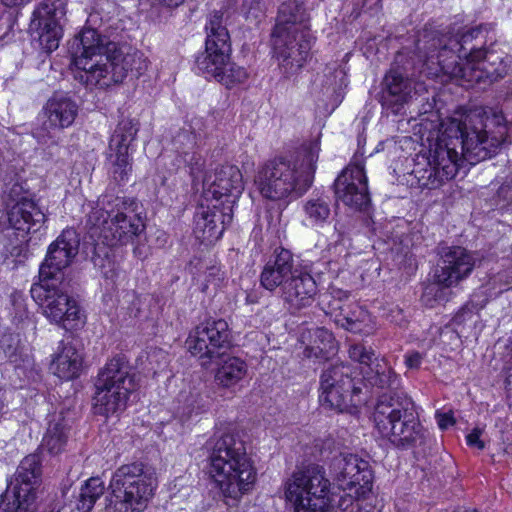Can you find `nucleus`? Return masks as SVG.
Returning <instances> with one entry per match:
<instances>
[{"mask_svg":"<svg viewBox=\"0 0 512 512\" xmlns=\"http://www.w3.org/2000/svg\"><path fill=\"white\" fill-rule=\"evenodd\" d=\"M209 450V473H213L235 462L236 457L247 454L245 443L233 433H215L207 442Z\"/></svg>","mask_w":512,"mask_h":512,"instance_id":"nucleus-25","label":"nucleus"},{"mask_svg":"<svg viewBox=\"0 0 512 512\" xmlns=\"http://www.w3.org/2000/svg\"><path fill=\"white\" fill-rule=\"evenodd\" d=\"M104 482L98 477H92L82 486L77 501V509L81 512H89L93 508L97 499L104 493Z\"/></svg>","mask_w":512,"mask_h":512,"instance_id":"nucleus-38","label":"nucleus"},{"mask_svg":"<svg viewBox=\"0 0 512 512\" xmlns=\"http://www.w3.org/2000/svg\"><path fill=\"white\" fill-rule=\"evenodd\" d=\"M330 471L337 487L331 488L323 467L315 464L294 471L285 481V498L293 503L294 512L345 511L354 502L347 490L355 488V494L360 496L372 488L371 467L358 455L341 453L335 456Z\"/></svg>","mask_w":512,"mask_h":512,"instance_id":"nucleus-3","label":"nucleus"},{"mask_svg":"<svg viewBox=\"0 0 512 512\" xmlns=\"http://www.w3.org/2000/svg\"><path fill=\"white\" fill-rule=\"evenodd\" d=\"M162 5L168 8H176L181 5L185 0H159Z\"/></svg>","mask_w":512,"mask_h":512,"instance_id":"nucleus-56","label":"nucleus"},{"mask_svg":"<svg viewBox=\"0 0 512 512\" xmlns=\"http://www.w3.org/2000/svg\"><path fill=\"white\" fill-rule=\"evenodd\" d=\"M275 55L286 77L296 74L309 57L314 37L310 30L299 33H272Z\"/></svg>","mask_w":512,"mask_h":512,"instance_id":"nucleus-15","label":"nucleus"},{"mask_svg":"<svg viewBox=\"0 0 512 512\" xmlns=\"http://www.w3.org/2000/svg\"><path fill=\"white\" fill-rule=\"evenodd\" d=\"M43 512H60V510L57 509L56 507H53V508H51V509H49L47 511H43Z\"/></svg>","mask_w":512,"mask_h":512,"instance_id":"nucleus-63","label":"nucleus"},{"mask_svg":"<svg viewBox=\"0 0 512 512\" xmlns=\"http://www.w3.org/2000/svg\"><path fill=\"white\" fill-rule=\"evenodd\" d=\"M65 15L66 3L63 0H44L34 10L30 27L36 31L45 52L51 53L59 47Z\"/></svg>","mask_w":512,"mask_h":512,"instance_id":"nucleus-14","label":"nucleus"},{"mask_svg":"<svg viewBox=\"0 0 512 512\" xmlns=\"http://www.w3.org/2000/svg\"><path fill=\"white\" fill-rule=\"evenodd\" d=\"M434 278L436 277L434 276ZM447 288L448 287H445L444 284L435 279L433 283L428 284L424 288L421 297L422 302L426 306L433 307L435 302L444 300L446 294L445 289Z\"/></svg>","mask_w":512,"mask_h":512,"instance_id":"nucleus-46","label":"nucleus"},{"mask_svg":"<svg viewBox=\"0 0 512 512\" xmlns=\"http://www.w3.org/2000/svg\"><path fill=\"white\" fill-rule=\"evenodd\" d=\"M512 284V272L505 270L492 276L487 283V290L491 296H497L510 289Z\"/></svg>","mask_w":512,"mask_h":512,"instance_id":"nucleus-45","label":"nucleus"},{"mask_svg":"<svg viewBox=\"0 0 512 512\" xmlns=\"http://www.w3.org/2000/svg\"><path fill=\"white\" fill-rule=\"evenodd\" d=\"M105 39L94 28H85L71 43L75 78L87 86H109L107 75L113 66L105 56Z\"/></svg>","mask_w":512,"mask_h":512,"instance_id":"nucleus-9","label":"nucleus"},{"mask_svg":"<svg viewBox=\"0 0 512 512\" xmlns=\"http://www.w3.org/2000/svg\"><path fill=\"white\" fill-rule=\"evenodd\" d=\"M221 359L215 374V381L222 387H232L245 377L247 364L235 356H224Z\"/></svg>","mask_w":512,"mask_h":512,"instance_id":"nucleus-34","label":"nucleus"},{"mask_svg":"<svg viewBox=\"0 0 512 512\" xmlns=\"http://www.w3.org/2000/svg\"><path fill=\"white\" fill-rule=\"evenodd\" d=\"M148 359L150 364H153V362L158 363L157 368L154 369V374H156L158 370L164 369L167 365V354L160 349L151 351L148 355Z\"/></svg>","mask_w":512,"mask_h":512,"instance_id":"nucleus-51","label":"nucleus"},{"mask_svg":"<svg viewBox=\"0 0 512 512\" xmlns=\"http://www.w3.org/2000/svg\"><path fill=\"white\" fill-rule=\"evenodd\" d=\"M302 261L295 259L288 249L276 248L261 271V286L270 292L279 289L280 293Z\"/></svg>","mask_w":512,"mask_h":512,"instance_id":"nucleus-23","label":"nucleus"},{"mask_svg":"<svg viewBox=\"0 0 512 512\" xmlns=\"http://www.w3.org/2000/svg\"><path fill=\"white\" fill-rule=\"evenodd\" d=\"M303 210L311 225L321 226L331 215L330 201L327 197H313L305 202Z\"/></svg>","mask_w":512,"mask_h":512,"instance_id":"nucleus-37","label":"nucleus"},{"mask_svg":"<svg viewBox=\"0 0 512 512\" xmlns=\"http://www.w3.org/2000/svg\"><path fill=\"white\" fill-rule=\"evenodd\" d=\"M80 239L74 229H65L53 241L39 268V279L63 280L67 268L79 251Z\"/></svg>","mask_w":512,"mask_h":512,"instance_id":"nucleus-18","label":"nucleus"},{"mask_svg":"<svg viewBox=\"0 0 512 512\" xmlns=\"http://www.w3.org/2000/svg\"><path fill=\"white\" fill-rule=\"evenodd\" d=\"M320 152L319 139L301 145L293 159L275 158L260 170L261 194L271 200L298 198L312 185Z\"/></svg>","mask_w":512,"mask_h":512,"instance_id":"nucleus-5","label":"nucleus"},{"mask_svg":"<svg viewBox=\"0 0 512 512\" xmlns=\"http://www.w3.org/2000/svg\"><path fill=\"white\" fill-rule=\"evenodd\" d=\"M205 28V51L196 57L195 71L206 79H211L219 76L221 69H225L231 45L228 30L222 25V15L219 12L210 15Z\"/></svg>","mask_w":512,"mask_h":512,"instance_id":"nucleus-11","label":"nucleus"},{"mask_svg":"<svg viewBox=\"0 0 512 512\" xmlns=\"http://www.w3.org/2000/svg\"><path fill=\"white\" fill-rule=\"evenodd\" d=\"M312 273L313 264L304 260L294 271L287 284L283 286L279 294L290 311H300L314 302L318 289Z\"/></svg>","mask_w":512,"mask_h":512,"instance_id":"nucleus-21","label":"nucleus"},{"mask_svg":"<svg viewBox=\"0 0 512 512\" xmlns=\"http://www.w3.org/2000/svg\"><path fill=\"white\" fill-rule=\"evenodd\" d=\"M223 472L225 475L221 469L210 475L223 497L234 502L252 490L257 479V470L248 453L236 457L235 462L223 468Z\"/></svg>","mask_w":512,"mask_h":512,"instance_id":"nucleus-16","label":"nucleus"},{"mask_svg":"<svg viewBox=\"0 0 512 512\" xmlns=\"http://www.w3.org/2000/svg\"><path fill=\"white\" fill-rule=\"evenodd\" d=\"M207 409V401L199 393H190L185 397L183 406L178 408L177 416L182 423H186Z\"/></svg>","mask_w":512,"mask_h":512,"instance_id":"nucleus-40","label":"nucleus"},{"mask_svg":"<svg viewBox=\"0 0 512 512\" xmlns=\"http://www.w3.org/2000/svg\"><path fill=\"white\" fill-rule=\"evenodd\" d=\"M334 229L339 234V237L343 235L344 232L342 231V227L339 222L335 223Z\"/></svg>","mask_w":512,"mask_h":512,"instance_id":"nucleus-61","label":"nucleus"},{"mask_svg":"<svg viewBox=\"0 0 512 512\" xmlns=\"http://www.w3.org/2000/svg\"><path fill=\"white\" fill-rule=\"evenodd\" d=\"M106 280H110L111 284L115 286L123 285L127 281L126 272L113 264L108 269L103 271Z\"/></svg>","mask_w":512,"mask_h":512,"instance_id":"nucleus-50","label":"nucleus"},{"mask_svg":"<svg viewBox=\"0 0 512 512\" xmlns=\"http://www.w3.org/2000/svg\"><path fill=\"white\" fill-rule=\"evenodd\" d=\"M480 34L481 27L461 31L456 25L444 29L426 25L416 42L423 72L430 78L455 80L462 86L502 79L512 58L498 43L485 50L476 48L472 42Z\"/></svg>","mask_w":512,"mask_h":512,"instance_id":"nucleus-2","label":"nucleus"},{"mask_svg":"<svg viewBox=\"0 0 512 512\" xmlns=\"http://www.w3.org/2000/svg\"><path fill=\"white\" fill-rule=\"evenodd\" d=\"M8 25H9V21L8 20L4 21L3 17L0 16V39H2L5 35V32H2L3 28L7 29Z\"/></svg>","mask_w":512,"mask_h":512,"instance_id":"nucleus-58","label":"nucleus"},{"mask_svg":"<svg viewBox=\"0 0 512 512\" xmlns=\"http://www.w3.org/2000/svg\"><path fill=\"white\" fill-rule=\"evenodd\" d=\"M186 345L192 355L207 362L225 356L232 346L228 323L223 319L207 321L190 332Z\"/></svg>","mask_w":512,"mask_h":512,"instance_id":"nucleus-12","label":"nucleus"},{"mask_svg":"<svg viewBox=\"0 0 512 512\" xmlns=\"http://www.w3.org/2000/svg\"><path fill=\"white\" fill-rule=\"evenodd\" d=\"M362 510H363L362 506H360V504L357 503L356 504V512H363Z\"/></svg>","mask_w":512,"mask_h":512,"instance_id":"nucleus-64","label":"nucleus"},{"mask_svg":"<svg viewBox=\"0 0 512 512\" xmlns=\"http://www.w3.org/2000/svg\"><path fill=\"white\" fill-rule=\"evenodd\" d=\"M336 198L345 205L358 210L365 209L370 203L368 181L362 164L345 168L334 182Z\"/></svg>","mask_w":512,"mask_h":512,"instance_id":"nucleus-22","label":"nucleus"},{"mask_svg":"<svg viewBox=\"0 0 512 512\" xmlns=\"http://www.w3.org/2000/svg\"><path fill=\"white\" fill-rule=\"evenodd\" d=\"M339 322L346 330L356 334L370 335L375 329L370 313L359 305H354Z\"/></svg>","mask_w":512,"mask_h":512,"instance_id":"nucleus-35","label":"nucleus"},{"mask_svg":"<svg viewBox=\"0 0 512 512\" xmlns=\"http://www.w3.org/2000/svg\"><path fill=\"white\" fill-rule=\"evenodd\" d=\"M222 280L223 273L218 266L212 265L208 267L205 272V283L202 286V291L207 292L210 287H213V289L216 290L218 287H220Z\"/></svg>","mask_w":512,"mask_h":512,"instance_id":"nucleus-49","label":"nucleus"},{"mask_svg":"<svg viewBox=\"0 0 512 512\" xmlns=\"http://www.w3.org/2000/svg\"><path fill=\"white\" fill-rule=\"evenodd\" d=\"M440 260L435 270L436 279L445 287H455L469 277L475 267V257L461 246L439 247Z\"/></svg>","mask_w":512,"mask_h":512,"instance_id":"nucleus-20","label":"nucleus"},{"mask_svg":"<svg viewBox=\"0 0 512 512\" xmlns=\"http://www.w3.org/2000/svg\"><path fill=\"white\" fill-rule=\"evenodd\" d=\"M309 19L304 0H287L279 7L273 33H299L302 29L310 30Z\"/></svg>","mask_w":512,"mask_h":512,"instance_id":"nucleus-27","label":"nucleus"},{"mask_svg":"<svg viewBox=\"0 0 512 512\" xmlns=\"http://www.w3.org/2000/svg\"><path fill=\"white\" fill-rule=\"evenodd\" d=\"M352 367L345 363L331 364L326 367L320 376V389L340 387L342 389L362 388L361 380L351 377Z\"/></svg>","mask_w":512,"mask_h":512,"instance_id":"nucleus-32","label":"nucleus"},{"mask_svg":"<svg viewBox=\"0 0 512 512\" xmlns=\"http://www.w3.org/2000/svg\"><path fill=\"white\" fill-rule=\"evenodd\" d=\"M41 474L40 456L37 454L26 456L17 468L13 491L23 493V491L28 490L29 494L37 495Z\"/></svg>","mask_w":512,"mask_h":512,"instance_id":"nucleus-31","label":"nucleus"},{"mask_svg":"<svg viewBox=\"0 0 512 512\" xmlns=\"http://www.w3.org/2000/svg\"><path fill=\"white\" fill-rule=\"evenodd\" d=\"M29 232L10 230L7 231V243L5 244V251L10 256L20 259H27L30 256Z\"/></svg>","mask_w":512,"mask_h":512,"instance_id":"nucleus-39","label":"nucleus"},{"mask_svg":"<svg viewBox=\"0 0 512 512\" xmlns=\"http://www.w3.org/2000/svg\"><path fill=\"white\" fill-rule=\"evenodd\" d=\"M79 107L70 97L61 94L53 95L42 108L41 126L32 132L33 137L42 145H58L60 138L55 132L70 127L77 115Z\"/></svg>","mask_w":512,"mask_h":512,"instance_id":"nucleus-13","label":"nucleus"},{"mask_svg":"<svg viewBox=\"0 0 512 512\" xmlns=\"http://www.w3.org/2000/svg\"><path fill=\"white\" fill-rule=\"evenodd\" d=\"M19 337L11 333H4L0 337V348L5 356L12 362L17 361V353L19 349Z\"/></svg>","mask_w":512,"mask_h":512,"instance_id":"nucleus-47","label":"nucleus"},{"mask_svg":"<svg viewBox=\"0 0 512 512\" xmlns=\"http://www.w3.org/2000/svg\"><path fill=\"white\" fill-rule=\"evenodd\" d=\"M314 337V342H319V344L317 346L307 347L304 353L307 357L315 356L318 358L324 350L332 348L334 337L329 330L323 327H318L314 330Z\"/></svg>","mask_w":512,"mask_h":512,"instance_id":"nucleus-44","label":"nucleus"},{"mask_svg":"<svg viewBox=\"0 0 512 512\" xmlns=\"http://www.w3.org/2000/svg\"><path fill=\"white\" fill-rule=\"evenodd\" d=\"M132 203L130 199L114 195L100 198L97 207H93L86 218L85 225L91 237L114 247L128 243L142 232L144 224L141 218L127 214Z\"/></svg>","mask_w":512,"mask_h":512,"instance_id":"nucleus-6","label":"nucleus"},{"mask_svg":"<svg viewBox=\"0 0 512 512\" xmlns=\"http://www.w3.org/2000/svg\"><path fill=\"white\" fill-rule=\"evenodd\" d=\"M38 509L37 495L29 494L28 490L13 491V499L5 504L2 512H36Z\"/></svg>","mask_w":512,"mask_h":512,"instance_id":"nucleus-41","label":"nucleus"},{"mask_svg":"<svg viewBox=\"0 0 512 512\" xmlns=\"http://www.w3.org/2000/svg\"><path fill=\"white\" fill-rule=\"evenodd\" d=\"M381 103L384 109L398 114L415 92L413 81L399 69H391L384 78Z\"/></svg>","mask_w":512,"mask_h":512,"instance_id":"nucleus-26","label":"nucleus"},{"mask_svg":"<svg viewBox=\"0 0 512 512\" xmlns=\"http://www.w3.org/2000/svg\"><path fill=\"white\" fill-rule=\"evenodd\" d=\"M482 431L478 428L473 429L467 436L466 441L470 447L483 450L485 448L484 442L480 439Z\"/></svg>","mask_w":512,"mask_h":512,"instance_id":"nucleus-52","label":"nucleus"},{"mask_svg":"<svg viewBox=\"0 0 512 512\" xmlns=\"http://www.w3.org/2000/svg\"><path fill=\"white\" fill-rule=\"evenodd\" d=\"M405 365L409 369H418L422 363L423 356L417 351L408 352L405 354Z\"/></svg>","mask_w":512,"mask_h":512,"instance_id":"nucleus-53","label":"nucleus"},{"mask_svg":"<svg viewBox=\"0 0 512 512\" xmlns=\"http://www.w3.org/2000/svg\"><path fill=\"white\" fill-rule=\"evenodd\" d=\"M347 354L350 360L366 366L369 369L376 359L380 358L371 346H366L362 342L351 343L348 346Z\"/></svg>","mask_w":512,"mask_h":512,"instance_id":"nucleus-42","label":"nucleus"},{"mask_svg":"<svg viewBox=\"0 0 512 512\" xmlns=\"http://www.w3.org/2000/svg\"><path fill=\"white\" fill-rule=\"evenodd\" d=\"M511 106H512V97L507 98L505 100V102H504L505 110H508ZM510 126H511V129H512V120L510 121Z\"/></svg>","mask_w":512,"mask_h":512,"instance_id":"nucleus-60","label":"nucleus"},{"mask_svg":"<svg viewBox=\"0 0 512 512\" xmlns=\"http://www.w3.org/2000/svg\"><path fill=\"white\" fill-rule=\"evenodd\" d=\"M232 221L230 202L224 205L216 202H201L194 215V234L203 244L210 245L221 238L225 226Z\"/></svg>","mask_w":512,"mask_h":512,"instance_id":"nucleus-19","label":"nucleus"},{"mask_svg":"<svg viewBox=\"0 0 512 512\" xmlns=\"http://www.w3.org/2000/svg\"><path fill=\"white\" fill-rule=\"evenodd\" d=\"M140 303H141L140 300L134 301L132 303V313H133L134 317H136V318H141L143 316L142 312H141V308L137 307V305H140Z\"/></svg>","mask_w":512,"mask_h":512,"instance_id":"nucleus-57","label":"nucleus"},{"mask_svg":"<svg viewBox=\"0 0 512 512\" xmlns=\"http://www.w3.org/2000/svg\"><path fill=\"white\" fill-rule=\"evenodd\" d=\"M197 144V135L190 129H182L173 137V146L183 161L191 168L194 174L201 170L203 159L194 149Z\"/></svg>","mask_w":512,"mask_h":512,"instance_id":"nucleus-33","label":"nucleus"},{"mask_svg":"<svg viewBox=\"0 0 512 512\" xmlns=\"http://www.w3.org/2000/svg\"><path fill=\"white\" fill-rule=\"evenodd\" d=\"M30 293L51 323L65 330L84 324V313L78 302L64 290L63 280L40 279L31 286Z\"/></svg>","mask_w":512,"mask_h":512,"instance_id":"nucleus-10","label":"nucleus"},{"mask_svg":"<svg viewBox=\"0 0 512 512\" xmlns=\"http://www.w3.org/2000/svg\"><path fill=\"white\" fill-rule=\"evenodd\" d=\"M243 189L242 174L238 167L223 165L220 169L216 170L214 180L204 191V200L221 205L228 204L231 201L232 209Z\"/></svg>","mask_w":512,"mask_h":512,"instance_id":"nucleus-24","label":"nucleus"},{"mask_svg":"<svg viewBox=\"0 0 512 512\" xmlns=\"http://www.w3.org/2000/svg\"><path fill=\"white\" fill-rule=\"evenodd\" d=\"M24 194V188L21 183L19 182H9L5 183L3 195L4 200L7 203H10V206L14 203L20 201L22 198H26L23 196Z\"/></svg>","mask_w":512,"mask_h":512,"instance_id":"nucleus-48","label":"nucleus"},{"mask_svg":"<svg viewBox=\"0 0 512 512\" xmlns=\"http://www.w3.org/2000/svg\"><path fill=\"white\" fill-rule=\"evenodd\" d=\"M157 486L152 468L141 462L124 464L113 473L110 483L109 512H142Z\"/></svg>","mask_w":512,"mask_h":512,"instance_id":"nucleus-8","label":"nucleus"},{"mask_svg":"<svg viewBox=\"0 0 512 512\" xmlns=\"http://www.w3.org/2000/svg\"><path fill=\"white\" fill-rule=\"evenodd\" d=\"M7 209L10 230L29 232L33 226L45 221V214L28 198H22L11 206L7 203Z\"/></svg>","mask_w":512,"mask_h":512,"instance_id":"nucleus-29","label":"nucleus"},{"mask_svg":"<svg viewBox=\"0 0 512 512\" xmlns=\"http://www.w3.org/2000/svg\"><path fill=\"white\" fill-rule=\"evenodd\" d=\"M82 364L81 352L72 344L61 342L59 351L51 363V369L60 379L72 380L79 376Z\"/></svg>","mask_w":512,"mask_h":512,"instance_id":"nucleus-30","label":"nucleus"},{"mask_svg":"<svg viewBox=\"0 0 512 512\" xmlns=\"http://www.w3.org/2000/svg\"><path fill=\"white\" fill-rule=\"evenodd\" d=\"M94 386V413L118 416L126 409L130 395L137 390L138 380L127 359L118 355L99 370Z\"/></svg>","mask_w":512,"mask_h":512,"instance_id":"nucleus-7","label":"nucleus"},{"mask_svg":"<svg viewBox=\"0 0 512 512\" xmlns=\"http://www.w3.org/2000/svg\"><path fill=\"white\" fill-rule=\"evenodd\" d=\"M435 417H436L438 426L441 430H445L448 427L454 425L455 421L450 413H441V412L437 411Z\"/></svg>","mask_w":512,"mask_h":512,"instance_id":"nucleus-54","label":"nucleus"},{"mask_svg":"<svg viewBox=\"0 0 512 512\" xmlns=\"http://www.w3.org/2000/svg\"><path fill=\"white\" fill-rule=\"evenodd\" d=\"M319 402L325 409L337 412L349 411L367 402V397L362 388L342 389L333 387L320 389Z\"/></svg>","mask_w":512,"mask_h":512,"instance_id":"nucleus-28","label":"nucleus"},{"mask_svg":"<svg viewBox=\"0 0 512 512\" xmlns=\"http://www.w3.org/2000/svg\"><path fill=\"white\" fill-rule=\"evenodd\" d=\"M3 5L7 7H17L25 5L26 3L30 2L31 0H0Z\"/></svg>","mask_w":512,"mask_h":512,"instance_id":"nucleus-55","label":"nucleus"},{"mask_svg":"<svg viewBox=\"0 0 512 512\" xmlns=\"http://www.w3.org/2000/svg\"><path fill=\"white\" fill-rule=\"evenodd\" d=\"M137 132L138 124L134 120L122 119L110 138L106 156L110 164V173L119 184L126 182L131 172L128 150Z\"/></svg>","mask_w":512,"mask_h":512,"instance_id":"nucleus-17","label":"nucleus"},{"mask_svg":"<svg viewBox=\"0 0 512 512\" xmlns=\"http://www.w3.org/2000/svg\"><path fill=\"white\" fill-rule=\"evenodd\" d=\"M99 13L98 11H93L89 14L88 21L92 23H96V18L98 17Z\"/></svg>","mask_w":512,"mask_h":512,"instance_id":"nucleus-59","label":"nucleus"},{"mask_svg":"<svg viewBox=\"0 0 512 512\" xmlns=\"http://www.w3.org/2000/svg\"><path fill=\"white\" fill-rule=\"evenodd\" d=\"M347 298L348 297V292H339V298Z\"/></svg>","mask_w":512,"mask_h":512,"instance_id":"nucleus-62","label":"nucleus"},{"mask_svg":"<svg viewBox=\"0 0 512 512\" xmlns=\"http://www.w3.org/2000/svg\"><path fill=\"white\" fill-rule=\"evenodd\" d=\"M360 380L366 386L389 391L378 397L373 413L374 427L383 439L404 450L426 445L429 432L421 424L412 399L396 391L400 377L385 357L376 359Z\"/></svg>","mask_w":512,"mask_h":512,"instance_id":"nucleus-4","label":"nucleus"},{"mask_svg":"<svg viewBox=\"0 0 512 512\" xmlns=\"http://www.w3.org/2000/svg\"><path fill=\"white\" fill-rule=\"evenodd\" d=\"M247 77V71L243 67L229 63L228 61L225 65V69H221L219 76L214 79L227 87H231L235 84L243 83Z\"/></svg>","mask_w":512,"mask_h":512,"instance_id":"nucleus-43","label":"nucleus"},{"mask_svg":"<svg viewBox=\"0 0 512 512\" xmlns=\"http://www.w3.org/2000/svg\"><path fill=\"white\" fill-rule=\"evenodd\" d=\"M507 123V114L494 109L443 120L427 166L413 170L418 185L439 188L456 176L464 161L474 165L496 155L507 138Z\"/></svg>","mask_w":512,"mask_h":512,"instance_id":"nucleus-1","label":"nucleus"},{"mask_svg":"<svg viewBox=\"0 0 512 512\" xmlns=\"http://www.w3.org/2000/svg\"><path fill=\"white\" fill-rule=\"evenodd\" d=\"M68 427L63 419L49 423L47 432L43 438L42 446L51 454L60 453L68 439Z\"/></svg>","mask_w":512,"mask_h":512,"instance_id":"nucleus-36","label":"nucleus"}]
</instances>
